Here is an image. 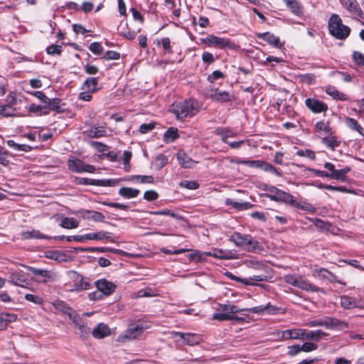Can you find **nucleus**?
Segmentation results:
<instances>
[{
	"label": "nucleus",
	"instance_id": "obj_1",
	"mask_svg": "<svg viewBox=\"0 0 364 364\" xmlns=\"http://www.w3.org/2000/svg\"><path fill=\"white\" fill-rule=\"evenodd\" d=\"M198 111V102L193 100H186L173 105L172 112L179 120L195 115Z\"/></svg>",
	"mask_w": 364,
	"mask_h": 364
},
{
	"label": "nucleus",
	"instance_id": "obj_2",
	"mask_svg": "<svg viewBox=\"0 0 364 364\" xmlns=\"http://www.w3.org/2000/svg\"><path fill=\"white\" fill-rule=\"evenodd\" d=\"M284 280L286 283L308 292H324L323 288L316 286L304 277L296 274H286Z\"/></svg>",
	"mask_w": 364,
	"mask_h": 364
},
{
	"label": "nucleus",
	"instance_id": "obj_3",
	"mask_svg": "<svg viewBox=\"0 0 364 364\" xmlns=\"http://www.w3.org/2000/svg\"><path fill=\"white\" fill-rule=\"evenodd\" d=\"M328 31L331 36L339 40L347 38L350 28L342 23V20L337 14H332L328 20Z\"/></svg>",
	"mask_w": 364,
	"mask_h": 364
},
{
	"label": "nucleus",
	"instance_id": "obj_4",
	"mask_svg": "<svg viewBox=\"0 0 364 364\" xmlns=\"http://www.w3.org/2000/svg\"><path fill=\"white\" fill-rule=\"evenodd\" d=\"M200 42L208 47H213L223 50H235L237 48L236 44L231 40L218 37L215 35H208L205 38H201Z\"/></svg>",
	"mask_w": 364,
	"mask_h": 364
},
{
	"label": "nucleus",
	"instance_id": "obj_5",
	"mask_svg": "<svg viewBox=\"0 0 364 364\" xmlns=\"http://www.w3.org/2000/svg\"><path fill=\"white\" fill-rule=\"evenodd\" d=\"M217 312L213 316V318L218 321H231L232 315L240 313L244 309H240L238 306L233 304H219L216 309Z\"/></svg>",
	"mask_w": 364,
	"mask_h": 364
},
{
	"label": "nucleus",
	"instance_id": "obj_6",
	"mask_svg": "<svg viewBox=\"0 0 364 364\" xmlns=\"http://www.w3.org/2000/svg\"><path fill=\"white\" fill-rule=\"evenodd\" d=\"M68 277L71 280V291H82L88 290L92 287L88 278L84 277L82 274L75 271H69Z\"/></svg>",
	"mask_w": 364,
	"mask_h": 364
},
{
	"label": "nucleus",
	"instance_id": "obj_7",
	"mask_svg": "<svg viewBox=\"0 0 364 364\" xmlns=\"http://www.w3.org/2000/svg\"><path fill=\"white\" fill-rule=\"evenodd\" d=\"M173 338L177 343H181L183 345L196 346L203 341L202 336L200 334L192 333L173 332Z\"/></svg>",
	"mask_w": 364,
	"mask_h": 364
},
{
	"label": "nucleus",
	"instance_id": "obj_8",
	"mask_svg": "<svg viewBox=\"0 0 364 364\" xmlns=\"http://www.w3.org/2000/svg\"><path fill=\"white\" fill-rule=\"evenodd\" d=\"M305 105L314 114L325 112L328 110V105L326 102L314 97L307 98L305 100Z\"/></svg>",
	"mask_w": 364,
	"mask_h": 364
},
{
	"label": "nucleus",
	"instance_id": "obj_9",
	"mask_svg": "<svg viewBox=\"0 0 364 364\" xmlns=\"http://www.w3.org/2000/svg\"><path fill=\"white\" fill-rule=\"evenodd\" d=\"M341 305L343 308L350 309L354 308L364 309V302L348 295H343L340 297Z\"/></svg>",
	"mask_w": 364,
	"mask_h": 364
},
{
	"label": "nucleus",
	"instance_id": "obj_10",
	"mask_svg": "<svg viewBox=\"0 0 364 364\" xmlns=\"http://www.w3.org/2000/svg\"><path fill=\"white\" fill-rule=\"evenodd\" d=\"M95 286L99 291L105 295H109L116 289V285L107 281L106 279H98L95 282Z\"/></svg>",
	"mask_w": 364,
	"mask_h": 364
},
{
	"label": "nucleus",
	"instance_id": "obj_11",
	"mask_svg": "<svg viewBox=\"0 0 364 364\" xmlns=\"http://www.w3.org/2000/svg\"><path fill=\"white\" fill-rule=\"evenodd\" d=\"M312 274L319 279L328 280L331 283L338 282L341 284V282L337 279V277L334 274L325 268L315 269L312 271Z\"/></svg>",
	"mask_w": 364,
	"mask_h": 364
},
{
	"label": "nucleus",
	"instance_id": "obj_12",
	"mask_svg": "<svg viewBox=\"0 0 364 364\" xmlns=\"http://www.w3.org/2000/svg\"><path fill=\"white\" fill-rule=\"evenodd\" d=\"M143 332V327H139L133 322L129 324L128 329L121 335V337L129 340L135 339L141 336Z\"/></svg>",
	"mask_w": 364,
	"mask_h": 364
},
{
	"label": "nucleus",
	"instance_id": "obj_13",
	"mask_svg": "<svg viewBox=\"0 0 364 364\" xmlns=\"http://www.w3.org/2000/svg\"><path fill=\"white\" fill-rule=\"evenodd\" d=\"M324 327L328 329L341 331L347 328L348 327V324L344 321H341L336 318L325 317Z\"/></svg>",
	"mask_w": 364,
	"mask_h": 364
},
{
	"label": "nucleus",
	"instance_id": "obj_14",
	"mask_svg": "<svg viewBox=\"0 0 364 364\" xmlns=\"http://www.w3.org/2000/svg\"><path fill=\"white\" fill-rule=\"evenodd\" d=\"M342 4L352 15L357 18H363V11L356 0H343Z\"/></svg>",
	"mask_w": 364,
	"mask_h": 364
},
{
	"label": "nucleus",
	"instance_id": "obj_15",
	"mask_svg": "<svg viewBox=\"0 0 364 364\" xmlns=\"http://www.w3.org/2000/svg\"><path fill=\"white\" fill-rule=\"evenodd\" d=\"M257 37L260 40L266 41L267 43L274 46L275 48H281L283 46V43L280 42L279 38L269 32L257 33Z\"/></svg>",
	"mask_w": 364,
	"mask_h": 364
},
{
	"label": "nucleus",
	"instance_id": "obj_16",
	"mask_svg": "<svg viewBox=\"0 0 364 364\" xmlns=\"http://www.w3.org/2000/svg\"><path fill=\"white\" fill-rule=\"evenodd\" d=\"M264 190L268 192V193L266 194V196L271 200L276 202H282L287 193L274 186H266Z\"/></svg>",
	"mask_w": 364,
	"mask_h": 364
},
{
	"label": "nucleus",
	"instance_id": "obj_17",
	"mask_svg": "<svg viewBox=\"0 0 364 364\" xmlns=\"http://www.w3.org/2000/svg\"><path fill=\"white\" fill-rule=\"evenodd\" d=\"M208 256L222 259H232L236 258V252L235 250H215L213 252H205Z\"/></svg>",
	"mask_w": 364,
	"mask_h": 364
},
{
	"label": "nucleus",
	"instance_id": "obj_18",
	"mask_svg": "<svg viewBox=\"0 0 364 364\" xmlns=\"http://www.w3.org/2000/svg\"><path fill=\"white\" fill-rule=\"evenodd\" d=\"M9 282L19 287H24V284H28L26 275L21 270L12 272L9 276Z\"/></svg>",
	"mask_w": 364,
	"mask_h": 364
},
{
	"label": "nucleus",
	"instance_id": "obj_19",
	"mask_svg": "<svg viewBox=\"0 0 364 364\" xmlns=\"http://www.w3.org/2000/svg\"><path fill=\"white\" fill-rule=\"evenodd\" d=\"M210 97L215 102L224 103L232 101L233 99V95L228 92L218 90L216 89L212 92Z\"/></svg>",
	"mask_w": 364,
	"mask_h": 364
},
{
	"label": "nucleus",
	"instance_id": "obj_20",
	"mask_svg": "<svg viewBox=\"0 0 364 364\" xmlns=\"http://www.w3.org/2000/svg\"><path fill=\"white\" fill-rule=\"evenodd\" d=\"M106 233L103 231H99L97 232H90L83 235H74L73 241L82 242L88 240H99L104 239Z\"/></svg>",
	"mask_w": 364,
	"mask_h": 364
},
{
	"label": "nucleus",
	"instance_id": "obj_21",
	"mask_svg": "<svg viewBox=\"0 0 364 364\" xmlns=\"http://www.w3.org/2000/svg\"><path fill=\"white\" fill-rule=\"evenodd\" d=\"M22 240H31V239H52L51 237L44 235L38 230L32 229L31 230L23 231L21 233Z\"/></svg>",
	"mask_w": 364,
	"mask_h": 364
},
{
	"label": "nucleus",
	"instance_id": "obj_22",
	"mask_svg": "<svg viewBox=\"0 0 364 364\" xmlns=\"http://www.w3.org/2000/svg\"><path fill=\"white\" fill-rule=\"evenodd\" d=\"M176 158L179 165L184 168H191L195 164V161L183 150L178 151Z\"/></svg>",
	"mask_w": 364,
	"mask_h": 364
},
{
	"label": "nucleus",
	"instance_id": "obj_23",
	"mask_svg": "<svg viewBox=\"0 0 364 364\" xmlns=\"http://www.w3.org/2000/svg\"><path fill=\"white\" fill-rule=\"evenodd\" d=\"M250 235L242 234L238 232H235L232 235H230L229 240L230 241L234 242L235 246L245 249Z\"/></svg>",
	"mask_w": 364,
	"mask_h": 364
},
{
	"label": "nucleus",
	"instance_id": "obj_24",
	"mask_svg": "<svg viewBox=\"0 0 364 364\" xmlns=\"http://www.w3.org/2000/svg\"><path fill=\"white\" fill-rule=\"evenodd\" d=\"M109 326L103 323H99L92 331L94 338L97 339L103 338L110 334Z\"/></svg>",
	"mask_w": 364,
	"mask_h": 364
},
{
	"label": "nucleus",
	"instance_id": "obj_25",
	"mask_svg": "<svg viewBox=\"0 0 364 364\" xmlns=\"http://www.w3.org/2000/svg\"><path fill=\"white\" fill-rule=\"evenodd\" d=\"M303 340H312L315 341H318L322 337L328 336L327 333L320 329L316 331H307L306 329H303Z\"/></svg>",
	"mask_w": 364,
	"mask_h": 364
},
{
	"label": "nucleus",
	"instance_id": "obj_26",
	"mask_svg": "<svg viewBox=\"0 0 364 364\" xmlns=\"http://www.w3.org/2000/svg\"><path fill=\"white\" fill-rule=\"evenodd\" d=\"M303 329L294 328L282 331L281 338L284 340L288 339H302Z\"/></svg>",
	"mask_w": 364,
	"mask_h": 364
},
{
	"label": "nucleus",
	"instance_id": "obj_27",
	"mask_svg": "<svg viewBox=\"0 0 364 364\" xmlns=\"http://www.w3.org/2000/svg\"><path fill=\"white\" fill-rule=\"evenodd\" d=\"M28 269L34 275L38 276L40 282H47L50 278V272L47 269H38L33 267H28Z\"/></svg>",
	"mask_w": 364,
	"mask_h": 364
},
{
	"label": "nucleus",
	"instance_id": "obj_28",
	"mask_svg": "<svg viewBox=\"0 0 364 364\" xmlns=\"http://www.w3.org/2000/svg\"><path fill=\"white\" fill-rule=\"evenodd\" d=\"M325 91L328 95L332 97L333 99L334 100L341 101H346L348 100V97L346 94L340 92L333 86L328 85L326 87Z\"/></svg>",
	"mask_w": 364,
	"mask_h": 364
},
{
	"label": "nucleus",
	"instance_id": "obj_29",
	"mask_svg": "<svg viewBox=\"0 0 364 364\" xmlns=\"http://www.w3.org/2000/svg\"><path fill=\"white\" fill-rule=\"evenodd\" d=\"M245 250L252 252H260L263 250V247L257 240L250 235Z\"/></svg>",
	"mask_w": 364,
	"mask_h": 364
},
{
	"label": "nucleus",
	"instance_id": "obj_30",
	"mask_svg": "<svg viewBox=\"0 0 364 364\" xmlns=\"http://www.w3.org/2000/svg\"><path fill=\"white\" fill-rule=\"evenodd\" d=\"M118 193L124 198L131 199L137 197L140 193V191L136 188L122 187L119 188Z\"/></svg>",
	"mask_w": 364,
	"mask_h": 364
},
{
	"label": "nucleus",
	"instance_id": "obj_31",
	"mask_svg": "<svg viewBox=\"0 0 364 364\" xmlns=\"http://www.w3.org/2000/svg\"><path fill=\"white\" fill-rule=\"evenodd\" d=\"M98 79L97 77H88L84 82L82 89L90 92H96L100 89L97 87Z\"/></svg>",
	"mask_w": 364,
	"mask_h": 364
},
{
	"label": "nucleus",
	"instance_id": "obj_32",
	"mask_svg": "<svg viewBox=\"0 0 364 364\" xmlns=\"http://www.w3.org/2000/svg\"><path fill=\"white\" fill-rule=\"evenodd\" d=\"M214 133L220 136L221 140L224 143H228V137H234L235 136V133L227 127H218L215 129Z\"/></svg>",
	"mask_w": 364,
	"mask_h": 364
},
{
	"label": "nucleus",
	"instance_id": "obj_33",
	"mask_svg": "<svg viewBox=\"0 0 364 364\" xmlns=\"http://www.w3.org/2000/svg\"><path fill=\"white\" fill-rule=\"evenodd\" d=\"M84 164L83 161L78 159H69L68 161V166L69 169L76 173L83 172Z\"/></svg>",
	"mask_w": 364,
	"mask_h": 364
},
{
	"label": "nucleus",
	"instance_id": "obj_34",
	"mask_svg": "<svg viewBox=\"0 0 364 364\" xmlns=\"http://www.w3.org/2000/svg\"><path fill=\"white\" fill-rule=\"evenodd\" d=\"M287 7L296 16L301 17L304 14V6L299 0L294 1L287 5Z\"/></svg>",
	"mask_w": 364,
	"mask_h": 364
},
{
	"label": "nucleus",
	"instance_id": "obj_35",
	"mask_svg": "<svg viewBox=\"0 0 364 364\" xmlns=\"http://www.w3.org/2000/svg\"><path fill=\"white\" fill-rule=\"evenodd\" d=\"M179 137L178 134V129L175 127H169L164 134L163 140L166 143H171L174 141Z\"/></svg>",
	"mask_w": 364,
	"mask_h": 364
},
{
	"label": "nucleus",
	"instance_id": "obj_36",
	"mask_svg": "<svg viewBox=\"0 0 364 364\" xmlns=\"http://www.w3.org/2000/svg\"><path fill=\"white\" fill-rule=\"evenodd\" d=\"M60 225L65 229H75L78 227L79 223L74 218L65 217L62 219Z\"/></svg>",
	"mask_w": 364,
	"mask_h": 364
},
{
	"label": "nucleus",
	"instance_id": "obj_37",
	"mask_svg": "<svg viewBox=\"0 0 364 364\" xmlns=\"http://www.w3.org/2000/svg\"><path fill=\"white\" fill-rule=\"evenodd\" d=\"M7 145L16 151L29 152L32 147L28 144H21L16 143L14 140L9 139L6 141Z\"/></svg>",
	"mask_w": 364,
	"mask_h": 364
},
{
	"label": "nucleus",
	"instance_id": "obj_38",
	"mask_svg": "<svg viewBox=\"0 0 364 364\" xmlns=\"http://www.w3.org/2000/svg\"><path fill=\"white\" fill-rule=\"evenodd\" d=\"M84 213L87 215H84V218L91 219L95 222H105V216L100 212L95 210H85Z\"/></svg>",
	"mask_w": 364,
	"mask_h": 364
},
{
	"label": "nucleus",
	"instance_id": "obj_39",
	"mask_svg": "<svg viewBox=\"0 0 364 364\" xmlns=\"http://www.w3.org/2000/svg\"><path fill=\"white\" fill-rule=\"evenodd\" d=\"M321 142L332 150H334L340 145V141L335 136L323 137Z\"/></svg>",
	"mask_w": 364,
	"mask_h": 364
},
{
	"label": "nucleus",
	"instance_id": "obj_40",
	"mask_svg": "<svg viewBox=\"0 0 364 364\" xmlns=\"http://www.w3.org/2000/svg\"><path fill=\"white\" fill-rule=\"evenodd\" d=\"M61 100L58 97L49 99L47 100L46 105L50 107V109L55 111L58 113L63 112L64 109L60 107Z\"/></svg>",
	"mask_w": 364,
	"mask_h": 364
},
{
	"label": "nucleus",
	"instance_id": "obj_41",
	"mask_svg": "<svg viewBox=\"0 0 364 364\" xmlns=\"http://www.w3.org/2000/svg\"><path fill=\"white\" fill-rule=\"evenodd\" d=\"M157 45L162 46L164 55H166L167 53L168 54L173 53V50H172L171 46V40L169 38L166 37V38H162L160 41L158 40Z\"/></svg>",
	"mask_w": 364,
	"mask_h": 364
},
{
	"label": "nucleus",
	"instance_id": "obj_42",
	"mask_svg": "<svg viewBox=\"0 0 364 364\" xmlns=\"http://www.w3.org/2000/svg\"><path fill=\"white\" fill-rule=\"evenodd\" d=\"M226 204L231 205L233 208L239 210H247L253 206V205L249 202L232 201L230 199H227Z\"/></svg>",
	"mask_w": 364,
	"mask_h": 364
},
{
	"label": "nucleus",
	"instance_id": "obj_43",
	"mask_svg": "<svg viewBox=\"0 0 364 364\" xmlns=\"http://www.w3.org/2000/svg\"><path fill=\"white\" fill-rule=\"evenodd\" d=\"M87 250V252H111L112 253H122V250L112 249L110 247H89L85 249Z\"/></svg>",
	"mask_w": 364,
	"mask_h": 364
},
{
	"label": "nucleus",
	"instance_id": "obj_44",
	"mask_svg": "<svg viewBox=\"0 0 364 364\" xmlns=\"http://www.w3.org/2000/svg\"><path fill=\"white\" fill-rule=\"evenodd\" d=\"M11 156L10 152L0 146V164L7 166L10 164L9 157Z\"/></svg>",
	"mask_w": 364,
	"mask_h": 364
},
{
	"label": "nucleus",
	"instance_id": "obj_45",
	"mask_svg": "<svg viewBox=\"0 0 364 364\" xmlns=\"http://www.w3.org/2000/svg\"><path fill=\"white\" fill-rule=\"evenodd\" d=\"M121 180L120 178L98 179L97 186L113 187L117 186Z\"/></svg>",
	"mask_w": 364,
	"mask_h": 364
},
{
	"label": "nucleus",
	"instance_id": "obj_46",
	"mask_svg": "<svg viewBox=\"0 0 364 364\" xmlns=\"http://www.w3.org/2000/svg\"><path fill=\"white\" fill-rule=\"evenodd\" d=\"M76 328V333L79 335L81 338H86L87 336H89L90 333V328L87 326L86 322H83L80 325L77 326Z\"/></svg>",
	"mask_w": 364,
	"mask_h": 364
},
{
	"label": "nucleus",
	"instance_id": "obj_47",
	"mask_svg": "<svg viewBox=\"0 0 364 364\" xmlns=\"http://www.w3.org/2000/svg\"><path fill=\"white\" fill-rule=\"evenodd\" d=\"M16 109L11 105H0V115L3 117H11L14 115Z\"/></svg>",
	"mask_w": 364,
	"mask_h": 364
},
{
	"label": "nucleus",
	"instance_id": "obj_48",
	"mask_svg": "<svg viewBox=\"0 0 364 364\" xmlns=\"http://www.w3.org/2000/svg\"><path fill=\"white\" fill-rule=\"evenodd\" d=\"M297 208L310 213H315L316 212V208L306 200H299Z\"/></svg>",
	"mask_w": 364,
	"mask_h": 364
},
{
	"label": "nucleus",
	"instance_id": "obj_49",
	"mask_svg": "<svg viewBox=\"0 0 364 364\" xmlns=\"http://www.w3.org/2000/svg\"><path fill=\"white\" fill-rule=\"evenodd\" d=\"M75 182L78 185H84V186H97L98 183V179H92L88 178H82V177H76Z\"/></svg>",
	"mask_w": 364,
	"mask_h": 364
},
{
	"label": "nucleus",
	"instance_id": "obj_50",
	"mask_svg": "<svg viewBox=\"0 0 364 364\" xmlns=\"http://www.w3.org/2000/svg\"><path fill=\"white\" fill-rule=\"evenodd\" d=\"M346 124L347 126L354 130V131H357L358 132H359L360 134H362V132L363 130V127L358 123L357 120L353 119V118H350V117H348L346 119Z\"/></svg>",
	"mask_w": 364,
	"mask_h": 364
},
{
	"label": "nucleus",
	"instance_id": "obj_51",
	"mask_svg": "<svg viewBox=\"0 0 364 364\" xmlns=\"http://www.w3.org/2000/svg\"><path fill=\"white\" fill-rule=\"evenodd\" d=\"M56 308L61 311L64 314L68 315V316L73 312L75 309L72 307L67 305V304L64 301H60L55 304Z\"/></svg>",
	"mask_w": 364,
	"mask_h": 364
},
{
	"label": "nucleus",
	"instance_id": "obj_52",
	"mask_svg": "<svg viewBox=\"0 0 364 364\" xmlns=\"http://www.w3.org/2000/svg\"><path fill=\"white\" fill-rule=\"evenodd\" d=\"M239 164L247 165L250 167L261 168L263 169L265 161L260 160H244L238 162Z\"/></svg>",
	"mask_w": 364,
	"mask_h": 364
},
{
	"label": "nucleus",
	"instance_id": "obj_53",
	"mask_svg": "<svg viewBox=\"0 0 364 364\" xmlns=\"http://www.w3.org/2000/svg\"><path fill=\"white\" fill-rule=\"evenodd\" d=\"M168 162V158L164 154H159L154 160V164L157 169L162 168Z\"/></svg>",
	"mask_w": 364,
	"mask_h": 364
},
{
	"label": "nucleus",
	"instance_id": "obj_54",
	"mask_svg": "<svg viewBox=\"0 0 364 364\" xmlns=\"http://www.w3.org/2000/svg\"><path fill=\"white\" fill-rule=\"evenodd\" d=\"M106 131L102 127L92 128L90 130L89 136L92 138H100L105 136Z\"/></svg>",
	"mask_w": 364,
	"mask_h": 364
},
{
	"label": "nucleus",
	"instance_id": "obj_55",
	"mask_svg": "<svg viewBox=\"0 0 364 364\" xmlns=\"http://www.w3.org/2000/svg\"><path fill=\"white\" fill-rule=\"evenodd\" d=\"M311 221L314 223V225L320 230L325 231L329 230L330 224L327 222H325L317 218L312 219Z\"/></svg>",
	"mask_w": 364,
	"mask_h": 364
},
{
	"label": "nucleus",
	"instance_id": "obj_56",
	"mask_svg": "<svg viewBox=\"0 0 364 364\" xmlns=\"http://www.w3.org/2000/svg\"><path fill=\"white\" fill-rule=\"evenodd\" d=\"M315 127L317 131L321 132L323 131L327 134H331V128L329 126L328 122H324L323 121H320L316 122Z\"/></svg>",
	"mask_w": 364,
	"mask_h": 364
},
{
	"label": "nucleus",
	"instance_id": "obj_57",
	"mask_svg": "<svg viewBox=\"0 0 364 364\" xmlns=\"http://www.w3.org/2000/svg\"><path fill=\"white\" fill-rule=\"evenodd\" d=\"M301 82L308 85H313L316 82V75L312 73H306L299 76Z\"/></svg>",
	"mask_w": 364,
	"mask_h": 364
},
{
	"label": "nucleus",
	"instance_id": "obj_58",
	"mask_svg": "<svg viewBox=\"0 0 364 364\" xmlns=\"http://www.w3.org/2000/svg\"><path fill=\"white\" fill-rule=\"evenodd\" d=\"M291 207L296 208L298 207L299 200H296L292 195L289 193H286L282 201Z\"/></svg>",
	"mask_w": 364,
	"mask_h": 364
},
{
	"label": "nucleus",
	"instance_id": "obj_59",
	"mask_svg": "<svg viewBox=\"0 0 364 364\" xmlns=\"http://www.w3.org/2000/svg\"><path fill=\"white\" fill-rule=\"evenodd\" d=\"M206 252H202L200 251H196L193 253H191L189 255V259L196 262H200L205 259V256H208L205 254Z\"/></svg>",
	"mask_w": 364,
	"mask_h": 364
},
{
	"label": "nucleus",
	"instance_id": "obj_60",
	"mask_svg": "<svg viewBox=\"0 0 364 364\" xmlns=\"http://www.w3.org/2000/svg\"><path fill=\"white\" fill-rule=\"evenodd\" d=\"M46 52L48 55H60L62 53V46L60 45L52 44L47 47Z\"/></svg>",
	"mask_w": 364,
	"mask_h": 364
},
{
	"label": "nucleus",
	"instance_id": "obj_61",
	"mask_svg": "<svg viewBox=\"0 0 364 364\" xmlns=\"http://www.w3.org/2000/svg\"><path fill=\"white\" fill-rule=\"evenodd\" d=\"M1 315L3 317L6 328L7 327L9 323L14 322L17 319V315L15 314L1 312Z\"/></svg>",
	"mask_w": 364,
	"mask_h": 364
},
{
	"label": "nucleus",
	"instance_id": "obj_62",
	"mask_svg": "<svg viewBox=\"0 0 364 364\" xmlns=\"http://www.w3.org/2000/svg\"><path fill=\"white\" fill-rule=\"evenodd\" d=\"M225 74L220 70H215L210 75L208 76V82L213 83L216 80L222 78H225Z\"/></svg>",
	"mask_w": 364,
	"mask_h": 364
},
{
	"label": "nucleus",
	"instance_id": "obj_63",
	"mask_svg": "<svg viewBox=\"0 0 364 364\" xmlns=\"http://www.w3.org/2000/svg\"><path fill=\"white\" fill-rule=\"evenodd\" d=\"M353 60L358 66H364V55L359 51H354L352 55Z\"/></svg>",
	"mask_w": 364,
	"mask_h": 364
},
{
	"label": "nucleus",
	"instance_id": "obj_64",
	"mask_svg": "<svg viewBox=\"0 0 364 364\" xmlns=\"http://www.w3.org/2000/svg\"><path fill=\"white\" fill-rule=\"evenodd\" d=\"M329 178L345 182L347 178L346 176L343 173L342 171L336 169L333 173H329Z\"/></svg>",
	"mask_w": 364,
	"mask_h": 364
}]
</instances>
